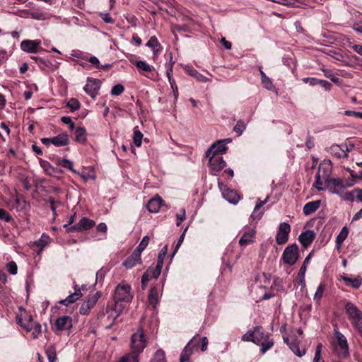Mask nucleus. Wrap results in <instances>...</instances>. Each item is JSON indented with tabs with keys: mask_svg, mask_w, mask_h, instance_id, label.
<instances>
[{
	"mask_svg": "<svg viewBox=\"0 0 362 362\" xmlns=\"http://www.w3.org/2000/svg\"><path fill=\"white\" fill-rule=\"evenodd\" d=\"M17 322L25 329L27 332H30L33 339H37L41 334V325L34 321L32 317L28 316V319L23 320L21 315L16 317Z\"/></svg>",
	"mask_w": 362,
	"mask_h": 362,
	"instance_id": "obj_1",
	"label": "nucleus"
},
{
	"mask_svg": "<svg viewBox=\"0 0 362 362\" xmlns=\"http://www.w3.org/2000/svg\"><path fill=\"white\" fill-rule=\"evenodd\" d=\"M132 287L125 281H122L117 285L115 291L114 299L116 303L118 302L129 303L132 300Z\"/></svg>",
	"mask_w": 362,
	"mask_h": 362,
	"instance_id": "obj_2",
	"label": "nucleus"
},
{
	"mask_svg": "<svg viewBox=\"0 0 362 362\" xmlns=\"http://www.w3.org/2000/svg\"><path fill=\"white\" fill-rule=\"evenodd\" d=\"M332 163L329 160H324L320 163L315 175V181H341L332 177Z\"/></svg>",
	"mask_w": 362,
	"mask_h": 362,
	"instance_id": "obj_3",
	"label": "nucleus"
},
{
	"mask_svg": "<svg viewBox=\"0 0 362 362\" xmlns=\"http://www.w3.org/2000/svg\"><path fill=\"white\" fill-rule=\"evenodd\" d=\"M146 346V341L141 329L138 330L132 335L131 338V348L134 353L139 354L143 351Z\"/></svg>",
	"mask_w": 362,
	"mask_h": 362,
	"instance_id": "obj_4",
	"label": "nucleus"
},
{
	"mask_svg": "<svg viewBox=\"0 0 362 362\" xmlns=\"http://www.w3.org/2000/svg\"><path fill=\"white\" fill-rule=\"evenodd\" d=\"M334 184L329 185L328 187V192L331 194H336L340 196L344 200H352L353 195L351 192L346 191V188L352 187L353 184L349 183L346 186L343 185V182H334Z\"/></svg>",
	"mask_w": 362,
	"mask_h": 362,
	"instance_id": "obj_5",
	"label": "nucleus"
},
{
	"mask_svg": "<svg viewBox=\"0 0 362 362\" xmlns=\"http://www.w3.org/2000/svg\"><path fill=\"white\" fill-rule=\"evenodd\" d=\"M336 342L335 349L339 356L346 358L349 356V345L346 338L339 330L334 331Z\"/></svg>",
	"mask_w": 362,
	"mask_h": 362,
	"instance_id": "obj_6",
	"label": "nucleus"
},
{
	"mask_svg": "<svg viewBox=\"0 0 362 362\" xmlns=\"http://www.w3.org/2000/svg\"><path fill=\"white\" fill-rule=\"evenodd\" d=\"M298 247L296 244L287 246L283 252L281 259L284 264L292 266L298 259Z\"/></svg>",
	"mask_w": 362,
	"mask_h": 362,
	"instance_id": "obj_7",
	"label": "nucleus"
},
{
	"mask_svg": "<svg viewBox=\"0 0 362 362\" xmlns=\"http://www.w3.org/2000/svg\"><path fill=\"white\" fill-rule=\"evenodd\" d=\"M218 187L223 197L226 200L233 204L238 203L240 199V197L236 191L229 189L225 182H218Z\"/></svg>",
	"mask_w": 362,
	"mask_h": 362,
	"instance_id": "obj_8",
	"label": "nucleus"
},
{
	"mask_svg": "<svg viewBox=\"0 0 362 362\" xmlns=\"http://www.w3.org/2000/svg\"><path fill=\"white\" fill-rule=\"evenodd\" d=\"M206 157L209 158L210 172L214 175H217L226 165L221 156L215 155Z\"/></svg>",
	"mask_w": 362,
	"mask_h": 362,
	"instance_id": "obj_9",
	"label": "nucleus"
},
{
	"mask_svg": "<svg viewBox=\"0 0 362 362\" xmlns=\"http://www.w3.org/2000/svg\"><path fill=\"white\" fill-rule=\"evenodd\" d=\"M95 225V222L93 220L88 218L87 217H83L79 220V221L76 224L66 229V231L69 233H72L79 232L82 230H88L92 228Z\"/></svg>",
	"mask_w": 362,
	"mask_h": 362,
	"instance_id": "obj_10",
	"label": "nucleus"
},
{
	"mask_svg": "<svg viewBox=\"0 0 362 362\" xmlns=\"http://www.w3.org/2000/svg\"><path fill=\"white\" fill-rule=\"evenodd\" d=\"M101 86V81L96 78H87V83L83 88L84 91L91 98H95Z\"/></svg>",
	"mask_w": 362,
	"mask_h": 362,
	"instance_id": "obj_11",
	"label": "nucleus"
},
{
	"mask_svg": "<svg viewBox=\"0 0 362 362\" xmlns=\"http://www.w3.org/2000/svg\"><path fill=\"white\" fill-rule=\"evenodd\" d=\"M230 139L221 140L214 143L206 151V156L218 155L221 156L227 151L225 142H230Z\"/></svg>",
	"mask_w": 362,
	"mask_h": 362,
	"instance_id": "obj_12",
	"label": "nucleus"
},
{
	"mask_svg": "<svg viewBox=\"0 0 362 362\" xmlns=\"http://www.w3.org/2000/svg\"><path fill=\"white\" fill-rule=\"evenodd\" d=\"M291 232L290 225L286 222L280 223L276 235V242L279 245L286 243L288 240V235Z\"/></svg>",
	"mask_w": 362,
	"mask_h": 362,
	"instance_id": "obj_13",
	"label": "nucleus"
},
{
	"mask_svg": "<svg viewBox=\"0 0 362 362\" xmlns=\"http://www.w3.org/2000/svg\"><path fill=\"white\" fill-rule=\"evenodd\" d=\"M100 296L101 293L100 292H96L93 296H89L87 300L82 303L79 310V313L83 315H88L90 310L96 304Z\"/></svg>",
	"mask_w": 362,
	"mask_h": 362,
	"instance_id": "obj_14",
	"label": "nucleus"
},
{
	"mask_svg": "<svg viewBox=\"0 0 362 362\" xmlns=\"http://www.w3.org/2000/svg\"><path fill=\"white\" fill-rule=\"evenodd\" d=\"M72 327V319L69 316L64 315L58 317L54 322V331L69 330Z\"/></svg>",
	"mask_w": 362,
	"mask_h": 362,
	"instance_id": "obj_15",
	"label": "nucleus"
},
{
	"mask_svg": "<svg viewBox=\"0 0 362 362\" xmlns=\"http://www.w3.org/2000/svg\"><path fill=\"white\" fill-rule=\"evenodd\" d=\"M256 231L254 227L245 226L243 228V235L239 240L241 246H246L254 240Z\"/></svg>",
	"mask_w": 362,
	"mask_h": 362,
	"instance_id": "obj_16",
	"label": "nucleus"
},
{
	"mask_svg": "<svg viewBox=\"0 0 362 362\" xmlns=\"http://www.w3.org/2000/svg\"><path fill=\"white\" fill-rule=\"evenodd\" d=\"M339 278L345 282L347 286H350L354 289L359 288L362 285V276L361 275L349 276L346 274H343L340 275Z\"/></svg>",
	"mask_w": 362,
	"mask_h": 362,
	"instance_id": "obj_17",
	"label": "nucleus"
},
{
	"mask_svg": "<svg viewBox=\"0 0 362 362\" xmlns=\"http://www.w3.org/2000/svg\"><path fill=\"white\" fill-rule=\"evenodd\" d=\"M344 309L346 314L348 316V319L351 322L359 318V316L362 315V311L351 302H346L344 305Z\"/></svg>",
	"mask_w": 362,
	"mask_h": 362,
	"instance_id": "obj_18",
	"label": "nucleus"
},
{
	"mask_svg": "<svg viewBox=\"0 0 362 362\" xmlns=\"http://www.w3.org/2000/svg\"><path fill=\"white\" fill-rule=\"evenodd\" d=\"M74 288V292L69 295L65 299L60 300V304L64 305L65 306H69V305L76 302L82 296V293L78 286L75 284Z\"/></svg>",
	"mask_w": 362,
	"mask_h": 362,
	"instance_id": "obj_19",
	"label": "nucleus"
},
{
	"mask_svg": "<svg viewBox=\"0 0 362 362\" xmlns=\"http://www.w3.org/2000/svg\"><path fill=\"white\" fill-rule=\"evenodd\" d=\"M41 42L39 40H23L21 43V48L28 53H35L40 47Z\"/></svg>",
	"mask_w": 362,
	"mask_h": 362,
	"instance_id": "obj_20",
	"label": "nucleus"
},
{
	"mask_svg": "<svg viewBox=\"0 0 362 362\" xmlns=\"http://www.w3.org/2000/svg\"><path fill=\"white\" fill-rule=\"evenodd\" d=\"M284 340L295 355L302 357L305 354V349H300L298 343L295 339H291L288 337H284Z\"/></svg>",
	"mask_w": 362,
	"mask_h": 362,
	"instance_id": "obj_21",
	"label": "nucleus"
},
{
	"mask_svg": "<svg viewBox=\"0 0 362 362\" xmlns=\"http://www.w3.org/2000/svg\"><path fill=\"white\" fill-rule=\"evenodd\" d=\"M141 263V254L134 250L132 255L123 262V265L128 269H132L136 264Z\"/></svg>",
	"mask_w": 362,
	"mask_h": 362,
	"instance_id": "obj_22",
	"label": "nucleus"
},
{
	"mask_svg": "<svg viewBox=\"0 0 362 362\" xmlns=\"http://www.w3.org/2000/svg\"><path fill=\"white\" fill-rule=\"evenodd\" d=\"M315 238V234L313 230H308L303 232L298 237V240L304 247L309 246Z\"/></svg>",
	"mask_w": 362,
	"mask_h": 362,
	"instance_id": "obj_23",
	"label": "nucleus"
},
{
	"mask_svg": "<svg viewBox=\"0 0 362 362\" xmlns=\"http://www.w3.org/2000/svg\"><path fill=\"white\" fill-rule=\"evenodd\" d=\"M312 255H313V253L310 252L305 257V259H304L303 264L301 266V267L300 269V271L298 272V280H299L298 284L300 285H301V286H303L305 285V272H306L307 266H308V264L310 262V258H311Z\"/></svg>",
	"mask_w": 362,
	"mask_h": 362,
	"instance_id": "obj_24",
	"label": "nucleus"
},
{
	"mask_svg": "<svg viewBox=\"0 0 362 362\" xmlns=\"http://www.w3.org/2000/svg\"><path fill=\"white\" fill-rule=\"evenodd\" d=\"M135 66L138 68L141 74L146 76V77L150 78L149 76L146 74V73H151L154 70L153 66L148 64L144 61L138 60L133 62Z\"/></svg>",
	"mask_w": 362,
	"mask_h": 362,
	"instance_id": "obj_25",
	"label": "nucleus"
},
{
	"mask_svg": "<svg viewBox=\"0 0 362 362\" xmlns=\"http://www.w3.org/2000/svg\"><path fill=\"white\" fill-rule=\"evenodd\" d=\"M321 202L320 200L310 202L305 204L303 209L304 215L309 216L315 212L320 206Z\"/></svg>",
	"mask_w": 362,
	"mask_h": 362,
	"instance_id": "obj_26",
	"label": "nucleus"
},
{
	"mask_svg": "<svg viewBox=\"0 0 362 362\" xmlns=\"http://www.w3.org/2000/svg\"><path fill=\"white\" fill-rule=\"evenodd\" d=\"M52 144L55 146H65L69 144V136L66 133L60 134L52 138Z\"/></svg>",
	"mask_w": 362,
	"mask_h": 362,
	"instance_id": "obj_27",
	"label": "nucleus"
},
{
	"mask_svg": "<svg viewBox=\"0 0 362 362\" xmlns=\"http://www.w3.org/2000/svg\"><path fill=\"white\" fill-rule=\"evenodd\" d=\"M184 69L187 74L195 78L197 80H198L199 81H202V82L209 81V79L208 78H206L202 74L199 73L196 69H194L191 66H185Z\"/></svg>",
	"mask_w": 362,
	"mask_h": 362,
	"instance_id": "obj_28",
	"label": "nucleus"
},
{
	"mask_svg": "<svg viewBox=\"0 0 362 362\" xmlns=\"http://www.w3.org/2000/svg\"><path fill=\"white\" fill-rule=\"evenodd\" d=\"M162 202L163 200L160 197L153 198L148 202L147 209L151 213H157L161 206Z\"/></svg>",
	"mask_w": 362,
	"mask_h": 362,
	"instance_id": "obj_29",
	"label": "nucleus"
},
{
	"mask_svg": "<svg viewBox=\"0 0 362 362\" xmlns=\"http://www.w3.org/2000/svg\"><path fill=\"white\" fill-rule=\"evenodd\" d=\"M152 49L153 54L156 56L161 50V45L156 36H151L146 45Z\"/></svg>",
	"mask_w": 362,
	"mask_h": 362,
	"instance_id": "obj_30",
	"label": "nucleus"
},
{
	"mask_svg": "<svg viewBox=\"0 0 362 362\" xmlns=\"http://www.w3.org/2000/svg\"><path fill=\"white\" fill-rule=\"evenodd\" d=\"M75 141L80 144H85L87 141L86 131L85 128L79 127L74 131Z\"/></svg>",
	"mask_w": 362,
	"mask_h": 362,
	"instance_id": "obj_31",
	"label": "nucleus"
},
{
	"mask_svg": "<svg viewBox=\"0 0 362 362\" xmlns=\"http://www.w3.org/2000/svg\"><path fill=\"white\" fill-rule=\"evenodd\" d=\"M269 198V197L267 196L266 197V199L263 201L258 199V201L255 205V207L253 210V212L251 215V217L253 219H255V218L259 219L262 217V216L263 214V211H259V209L263 205H264L268 202Z\"/></svg>",
	"mask_w": 362,
	"mask_h": 362,
	"instance_id": "obj_32",
	"label": "nucleus"
},
{
	"mask_svg": "<svg viewBox=\"0 0 362 362\" xmlns=\"http://www.w3.org/2000/svg\"><path fill=\"white\" fill-rule=\"evenodd\" d=\"M259 71L261 75L262 83L263 87L269 90H273L274 89V86L272 80L267 76L266 74L262 71L261 67H259Z\"/></svg>",
	"mask_w": 362,
	"mask_h": 362,
	"instance_id": "obj_33",
	"label": "nucleus"
},
{
	"mask_svg": "<svg viewBox=\"0 0 362 362\" xmlns=\"http://www.w3.org/2000/svg\"><path fill=\"white\" fill-rule=\"evenodd\" d=\"M81 177L83 180H95L96 173L94 168L92 166L84 168L81 172Z\"/></svg>",
	"mask_w": 362,
	"mask_h": 362,
	"instance_id": "obj_34",
	"label": "nucleus"
},
{
	"mask_svg": "<svg viewBox=\"0 0 362 362\" xmlns=\"http://www.w3.org/2000/svg\"><path fill=\"white\" fill-rule=\"evenodd\" d=\"M160 293V291L155 287L153 288L148 294V301L153 308H156L158 303Z\"/></svg>",
	"mask_w": 362,
	"mask_h": 362,
	"instance_id": "obj_35",
	"label": "nucleus"
},
{
	"mask_svg": "<svg viewBox=\"0 0 362 362\" xmlns=\"http://www.w3.org/2000/svg\"><path fill=\"white\" fill-rule=\"evenodd\" d=\"M51 240L52 239L49 235L43 233L41 238L35 243V245L40 247V251L37 254H40V252L50 243Z\"/></svg>",
	"mask_w": 362,
	"mask_h": 362,
	"instance_id": "obj_36",
	"label": "nucleus"
},
{
	"mask_svg": "<svg viewBox=\"0 0 362 362\" xmlns=\"http://www.w3.org/2000/svg\"><path fill=\"white\" fill-rule=\"evenodd\" d=\"M348 235L349 229L347 228V227L344 226L336 238V244L338 248H339L341 246L343 242L346 239Z\"/></svg>",
	"mask_w": 362,
	"mask_h": 362,
	"instance_id": "obj_37",
	"label": "nucleus"
},
{
	"mask_svg": "<svg viewBox=\"0 0 362 362\" xmlns=\"http://www.w3.org/2000/svg\"><path fill=\"white\" fill-rule=\"evenodd\" d=\"M26 205L27 203L25 199L22 197L17 196L14 199L13 206L17 211H21L25 209Z\"/></svg>",
	"mask_w": 362,
	"mask_h": 362,
	"instance_id": "obj_38",
	"label": "nucleus"
},
{
	"mask_svg": "<svg viewBox=\"0 0 362 362\" xmlns=\"http://www.w3.org/2000/svg\"><path fill=\"white\" fill-rule=\"evenodd\" d=\"M192 354V348L189 343L183 349L182 352L180 354V362H187Z\"/></svg>",
	"mask_w": 362,
	"mask_h": 362,
	"instance_id": "obj_39",
	"label": "nucleus"
},
{
	"mask_svg": "<svg viewBox=\"0 0 362 362\" xmlns=\"http://www.w3.org/2000/svg\"><path fill=\"white\" fill-rule=\"evenodd\" d=\"M267 336H265L260 330V328L255 327L253 330V342L256 344H259L263 341Z\"/></svg>",
	"mask_w": 362,
	"mask_h": 362,
	"instance_id": "obj_40",
	"label": "nucleus"
},
{
	"mask_svg": "<svg viewBox=\"0 0 362 362\" xmlns=\"http://www.w3.org/2000/svg\"><path fill=\"white\" fill-rule=\"evenodd\" d=\"M45 354L47 357L49 362H56L57 361V353L56 349L53 345H50L45 349Z\"/></svg>",
	"mask_w": 362,
	"mask_h": 362,
	"instance_id": "obj_41",
	"label": "nucleus"
},
{
	"mask_svg": "<svg viewBox=\"0 0 362 362\" xmlns=\"http://www.w3.org/2000/svg\"><path fill=\"white\" fill-rule=\"evenodd\" d=\"M331 152L339 158L345 157L347 156L344 148H341V146L339 145H332L331 146Z\"/></svg>",
	"mask_w": 362,
	"mask_h": 362,
	"instance_id": "obj_42",
	"label": "nucleus"
},
{
	"mask_svg": "<svg viewBox=\"0 0 362 362\" xmlns=\"http://www.w3.org/2000/svg\"><path fill=\"white\" fill-rule=\"evenodd\" d=\"M138 354L135 353L128 354L123 356L117 362H138Z\"/></svg>",
	"mask_w": 362,
	"mask_h": 362,
	"instance_id": "obj_43",
	"label": "nucleus"
},
{
	"mask_svg": "<svg viewBox=\"0 0 362 362\" xmlns=\"http://www.w3.org/2000/svg\"><path fill=\"white\" fill-rule=\"evenodd\" d=\"M143 134L142 133L139 131L136 128H134V135H133V143L134 144L139 147L141 145Z\"/></svg>",
	"mask_w": 362,
	"mask_h": 362,
	"instance_id": "obj_44",
	"label": "nucleus"
},
{
	"mask_svg": "<svg viewBox=\"0 0 362 362\" xmlns=\"http://www.w3.org/2000/svg\"><path fill=\"white\" fill-rule=\"evenodd\" d=\"M66 106L71 110V112H74L79 109L80 107V103L79 101L76 98H71L67 104Z\"/></svg>",
	"mask_w": 362,
	"mask_h": 362,
	"instance_id": "obj_45",
	"label": "nucleus"
},
{
	"mask_svg": "<svg viewBox=\"0 0 362 362\" xmlns=\"http://www.w3.org/2000/svg\"><path fill=\"white\" fill-rule=\"evenodd\" d=\"M148 243H149V237L147 235L144 236L143 238V239L141 240V241L140 242L138 247L134 250L141 255L142 251L147 247Z\"/></svg>",
	"mask_w": 362,
	"mask_h": 362,
	"instance_id": "obj_46",
	"label": "nucleus"
},
{
	"mask_svg": "<svg viewBox=\"0 0 362 362\" xmlns=\"http://www.w3.org/2000/svg\"><path fill=\"white\" fill-rule=\"evenodd\" d=\"M151 362H165V353L162 350H158Z\"/></svg>",
	"mask_w": 362,
	"mask_h": 362,
	"instance_id": "obj_47",
	"label": "nucleus"
},
{
	"mask_svg": "<svg viewBox=\"0 0 362 362\" xmlns=\"http://www.w3.org/2000/svg\"><path fill=\"white\" fill-rule=\"evenodd\" d=\"M324 291H325V285L324 284H320L317 288V291L314 295V300L317 303H320V301L322 297V295H323V293H324Z\"/></svg>",
	"mask_w": 362,
	"mask_h": 362,
	"instance_id": "obj_48",
	"label": "nucleus"
},
{
	"mask_svg": "<svg viewBox=\"0 0 362 362\" xmlns=\"http://www.w3.org/2000/svg\"><path fill=\"white\" fill-rule=\"evenodd\" d=\"M322 349V344H318L316 347L313 362H325L321 357V352Z\"/></svg>",
	"mask_w": 362,
	"mask_h": 362,
	"instance_id": "obj_49",
	"label": "nucleus"
},
{
	"mask_svg": "<svg viewBox=\"0 0 362 362\" xmlns=\"http://www.w3.org/2000/svg\"><path fill=\"white\" fill-rule=\"evenodd\" d=\"M161 271L159 269L156 267H149L145 273H148V276L152 279H157L160 274Z\"/></svg>",
	"mask_w": 362,
	"mask_h": 362,
	"instance_id": "obj_50",
	"label": "nucleus"
},
{
	"mask_svg": "<svg viewBox=\"0 0 362 362\" xmlns=\"http://www.w3.org/2000/svg\"><path fill=\"white\" fill-rule=\"evenodd\" d=\"M332 184V182H314L313 187L315 188L318 191H328V187Z\"/></svg>",
	"mask_w": 362,
	"mask_h": 362,
	"instance_id": "obj_51",
	"label": "nucleus"
},
{
	"mask_svg": "<svg viewBox=\"0 0 362 362\" xmlns=\"http://www.w3.org/2000/svg\"><path fill=\"white\" fill-rule=\"evenodd\" d=\"M356 165L358 166V170L356 171V170H351L350 172L351 175L353 177L358 178V179H361L362 180V162L361 163H357Z\"/></svg>",
	"mask_w": 362,
	"mask_h": 362,
	"instance_id": "obj_52",
	"label": "nucleus"
},
{
	"mask_svg": "<svg viewBox=\"0 0 362 362\" xmlns=\"http://www.w3.org/2000/svg\"><path fill=\"white\" fill-rule=\"evenodd\" d=\"M6 269L8 272L12 275H15L18 272L17 264L13 261H11L6 264Z\"/></svg>",
	"mask_w": 362,
	"mask_h": 362,
	"instance_id": "obj_53",
	"label": "nucleus"
},
{
	"mask_svg": "<svg viewBox=\"0 0 362 362\" xmlns=\"http://www.w3.org/2000/svg\"><path fill=\"white\" fill-rule=\"evenodd\" d=\"M259 344L261 345V349H260L261 353L264 354L267 351H268L273 346L274 343L272 341H264V340Z\"/></svg>",
	"mask_w": 362,
	"mask_h": 362,
	"instance_id": "obj_54",
	"label": "nucleus"
},
{
	"mask_svg": "<svg viewBox=\"0 0 362 362\" xmlns=\"http://www.w3.org/2000/svg\"><path fill=\"white\" fill-rule=\"evenodd\" d=\"M29 13L33 18L37 20H44L45 18V15L39 10H33Z\"/></svg>",
	"mask_w": 362,
	"mask_h": 362,
	"instance_id": "obj_55",
	"label": "nucleus"
},
{
	"mask_svg": "<svg viewBox=\"0 0 362 362\" xmlns=\"http://www.w3.org/2000/svg\"><path fill=\"white\" fill-rule=\"evenodd\" d=\"M124 90V86L122 84H117L114 86L111 90V94L112 95H119Z\"/></svg>",
	"mask_w": 362,
	"mask_h": 362,
	"instance_id": "obj_56",
	"label": "nucleus"
},
{
	"mask_svg": "<svg viewBox=\"0 0 362 362\" xmlns=\"http://www.w3.org/2000/svg\"><path fill=\"white\" fill-rule=\"evenodd\" d=\"M61 121L64 124H66L69 125V128L70 130H74L75 129V124L72 122V120H71L70 117H66V116L62 117H61Z\"/></svg>",
	"mask_w": 362,
	"mask_h": 362,
	"instance_id": "obj_57",
	"label": "nucleus"
},
{
	"mask_svg": "<svg viewBox=\"0 0 362 362\" xmlns=\"http://www.w3.org/2000/svg\"><path fill=\"white\" fill-rule=\"evenodd\" d=\"M245 129V124L242 121H238L235 125L233 130L240 135Z\"/></svg>",
	"mask_w": 362,
	"mask_h": 362,
	"instance_id": "obj_58",
	"label": "nucleus"
},
{
	"mask_svg": "<svg viewBox=\"0 0 362 362\" xmlns=\"http://www.w3.org/2000/svg\"><path fill=\"white\" fill-rule=\"evenodd\" d=\"M0 219L4 220L6 222H9L11 221L12 218L6 210L0 209Z\"/></svg>",
	"mask_w": 362,
	"mask_h": 362,
	"instance_id": "obj_59",
	"label": "nucleus"
},
{
	"mask_svg": "<svg viewBox=\"0 0 362 362\" xmlns=\"http://www.w3.org/2000/svg\"><path fill=\"white\" fill-rule=\"evenodd\" d=\"M47 202L50 204L51 209L54 214V215H56V208L57 206L61 205V202L58 201H55L52 198H49L47 199Z\"/></svg>",
	"mask_w": 362,
	"mask_h": 362,
	"instance_id": "obj_60",
	"label": "nucleus"
},
{
	"mask_svg": "<svg viewBox=\"0 0 362 362\" xmlns=\"http://www.w3.org/2000/svg\"><path fill=\"white\" fill-rule=\"evenodd\" d=\"M100 17L107 23H114L113 18L110 16L108 13H100Z\"/></svg>",
	"mask_w": 362,
	"mask_h": 362,
	"instance_id": "obj_61",
	"label": "nucleus"
},
{
	"mask_svg": "<svg viewBox=\"0 0 362 362\" xmlns=\"http://www.w3.org/2000/svg\"><path fill=\"white\" fill-rule=\"evenodd\" d=\"M88 62L93 64V66H95L96 68L98 69H103V66H100V62H99V59L96 57H90L88 59Z\"/></svg>",
	"mask_w": 362,
	"mask_h": 362,
	"instance_id": "obj_62",
	"label": "nucleus"
},
{
	"mask_svg": "<svg viewBox=\"0 0 362 362\" xmlns=\"http://www.w3.org/2000/svg\"><path fill=\"white\" fill-rule=\"evenodd\" d=\"M242 340L245 341L253 342V331L246 332L242 336Z\"/></svg>",
	"mask_w": 362,
	"mask_h": 362,
	"instance_id": "obj_63",
	"label": "nucleus"
},
{
	"mask_svg": "<svg viewBox=\"0 0 362 362\" xmlns=\"http://www.w3.org/2000/svg\"><path fill=\"white\" fill-rule=\"evenodd\" d=\"M169 83L170 84V86L173 89V94H174V96L175 98H177L178 97V88H177V86L176 85V83L175 81V80H171L169 81Z\"/></svg>",
	"mask_w": 362,
	"mask_h": 362,
	"instance_id": "obj_64",
	"label": "nucleus"
}]
</instances>
